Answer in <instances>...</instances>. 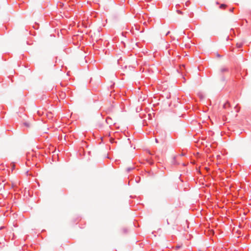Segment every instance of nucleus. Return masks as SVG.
I'll list each match as a JSON object with an SVG mask.
<instances>
[{
    "mask_svg": "<svg viewBox=\"0 0 251 251\" xmlns=\"http://www.w3.org/2000/svg\"><path fill=\"white\" fill-rule=\"evenodd\" d=\"M242 46V44L241 43H237V46L238 48H241Z\"/></svg>",
    "mask_w": 251,
    "mask_h": 251,
    "instance_id": "2",
    "label": "nucleus"
},
{
    "mask_svg": "<svg viewBox=\"0 0 251 251\" xmlns=\"http://www.w3.org/2000/svg\"><path fill=\"white\" fill-rule=\"evenodd\" d=\"M228 70L227 68H226V67H222L221 68H220V71L221 72V73H224V72H227Z\"/></svg>",
    "mask_w": 251,
    "mask_h": 251,
    "instance_id": "1",
    "label": "nucleus"
},
{
    "mask_svg": "<svg viewBox=\"0 0 251 251\" xmlns=\"http://www.w3.org/2000/svg\"><path fill=\"white\" fill-rule=\"evenodd\" d=\"M14 167V165H13L12 168L13 169Z\"/></svg>",
    "mask_w": 251,
    "mask_h": 251,
    "instance_id": "7",
    "label": "nucleus"
},
{
    "mask_svg": "<svg viewBox=\"0 0 251 251\" xmlns=\"http://www.w3.org/2000/svg\"><path fill=\"white\" fill-rule=\"evenodd\" d=\"M155 142L156 143H157L158 142V140L157 139H155Z\"/></svg>",
    "mask_w": 251,
    "mask_h": 251,
    "instance_id": "5",
    "label": "nucleus"
},
{
    "mask_svg": "<svg viewBox=\"0 0 251 251\" xmlns=\"http://www.w3.org/2000/svg\"><path fill=\"white\" fill-rule=\"evenodd\" d=\"M199 96L200 97L201 99H203V97L202 95L201 94H199Z\"/></svg>",
    "mask_w": 251,
    "mask_h": 251,
    "instance_id": "4",
    "label": "nucleus"
},
{
    "mask_svg": "<svg viewBox=\"0 0 251 251\" xmlns=\"http://www.w3.org/2000/svg\"><path fill=\"white\" fill-rule=\"evenodd\" d=\"M226 6V5L225 4H222L221 5L220 8H225Z\"/></svg>",
    "mask_w": 251,
    "mask_h": 251,
    "instance_id": "3",
    "label": "nucleus"
},
{
    "mask_svg": "<svg viewBox=\"0 0 251 251\" xmlns=\"http://www.w3.org/2000/svg\"><path fill=\"white\" fill-rule=\"evenodd\" d=\"M169 33H170V31H168V32L166 33V35H168Z\"/></svg>",
    "mask_w": 251,
    "mask_h": 251,
    "instance_id": "6",
    "label": "nucleus"
}]
</instances>
